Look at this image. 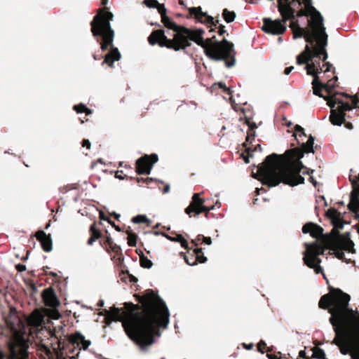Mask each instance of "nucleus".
<instances>
[{"label": "nucleus", "mask_w": 359, "mask_h": 359, "mask_svg": "<svg viewBox=\"0 0 359 359\" xmlns=\"http://www.w3.org/2000/svg\"><path fill=\"white\" fill-rule=\"evenodd\" d=\"M138 304L125 302L124 308L111 306L104 309L106 318L121 321L128 337L142 351L154 342L155 336L161 334L160 328H166L169 323V311L165 302L151 289L142 295L135 294Z\"/></svg>", "instance_id": "1"}, {"label": "nucleus", "mask_w": 359, "mask_h": 359, "mask_svg": "<svg viewBox=\"0 0 359 359\" xmlns=\"http://www.w3.org/2000/svg\"><path fill=\"white\" fill-rule=\"evenodd\" d=\"M175 33L172 39L165 35V31L154 30L148 37L150 45L158 44L175 51L185 50L191 45V41L204 49L205 55L215 61H224L226 67L230 68L236 63V51L232 42L224 38L222 41L215 39V36L204 39L203 29H190L177 25L172 29Z\"/></svg>", "instance_id": "2"}, {"label": "nucleus", "mask_w": 359, "mask_h": 359, "mask_svg": "<svg viewBox=\"0 0 359 359\" xmlns=\"http://www.w3.org/2000/svg\"><path fill=\"white\" fill-rule=\"evenodd\" d=\"M329 290L330 293L320 297L318 306L331 314L329 321L335 333L332 344L347 355L359 345V313L348 307L349 294L339 288Z\"/></svg>", "instance_id": "3"}, {"label": "nucleus", "mask_w": 359, "mask_h": 359, "mask_svg": "<svg viewBox=\"0 0 359 359\" xmlns=\"http://www.w3.org/2000/svg\"><path fill=\"white\" fill-rule=\"evenodd\" d=\"M304 138L300 139L301 148L288 149L283 155L272 154L266 157L257 168L259 180L263 184L273 187L283 183L294 187L304 183V178L300 175L304 165L299 160L304 153L314 152V137L310 135L306 142H303Z\"/></svg>", "instance_id": "4"}, {"label": "nucleus", "mask_w": 359, "mask_h": 359, "mask_svg": "<svg viewBox=\"0 0 359 359\" xmlns=\"http://www.w3.org/2000/svg\"><path fill=\"white\" fill-rule=\"evenodd\" d=\"M316 17L314 20H309V28L301 27L298 22L289 25L294 39L304 37L308 43L304 50L297 57V63L299 65H304L311 58L320 55H324L323 60L328 57L326 50L328 36L323 25V18L320 13Z\"/></svg>", "instance_id": "5"}, {"label": "nucleus", "mask_w": 359, "mask_h": 359, "mask_svg": "<svg viewBox=\"0 0 359 359\" xmlns=\"http://www.w3.org/2000/svg\"><path fill=\"white\" fill-rule=\"evenodd\" d=\"M113 18V13L108 12L107 8H100L90 22L92 34L100 44L101 50L105 51L110 48L104 56L102 65L107 64L111 67H113L114 62L118 61L121 57L118 48L113 45L115 33L110 24Z\"/></svg>", "instance_id": "6"}, {"label": "nucleus", "mask_w": 359, "mask_h": 359, "mask_svg": "<svg viewBox=\"0 0 359 359\" xmlns=\"http://www.w3.org/2000/svg\"><path fill=\"white\" fill-rule=\"evenodd\" d=\"M325 100L331 108L329 119L334 126H341L346 118H352L359 115L357 95L335 92L332 96L325 97Z\"/></svg>", "instance_id": "7"}, {"label": "nucleus", "mask_w": 359, "mask_h": 359, "mask_svg": "<svg viewBox=\"0 0 359 359\" xmlns=\"http://www.w3.org/2000/svg\"><path fill=\"white\" fill-rule=\"evenodd\" d=\"M48 332L50 336L48 339L50 341V346L43 344V349L48 359H67L63 352L67 343L72 344L74 347L75 346L79 347L81 345L82 348L84 350H86L91 344L90 341L86 340L84 336L79 332L69 335L67 341L65 339H59L55 334V330H50Z\"/></svg>", "instance_id": "8"}, {"label": "nucleus", "mask_w": 359, "mask_h": 359, "mask_svg": "<svg viewBox=\"0 0 359 359\" xmlns=\"http://www.w3.org/2000/svg\"><path fill=\"white\" fill-rule=\"evenodd\" d=\"M29 340L16 332L7 342L6 351H0V359H29Z\"/></svg>", "instance_id": "9"}, {"label": "nucleus", "mask_w": 359, "mask_h": 359, "mask_svg": "<svg viewBox=\"0 0 359 359\" xmlns=\"http://www.w3.org/2000/svg\"><path fill=\"white\" fill-rule=\"evenodd\" d=\"M323 243L326 248L332 251L335 256L341 260L346 261L347 263L350 262L346 260L344 257V251L348 252H354V243L350 239L348 234H341L338 231L332 229V236H326L323 239Z\"/></svg>", "instance_id": "10"}, {"label": "nucleus", "mask_w": 359, "mask_h": 359, "mask_svg": "<svg viewBox=\"0 0 359 359\" xmlns=\"http://www.w3.org/2000/svg\"><path fill=\"white\" fill-rule=\"evenodd\" d=\"M326 236H323L320 241H316L312 243H305L306 250L303 253V260L304 264L308 267L313 266V261L317 262V263L321 262V259L318 256L323 255L325 250L327 249L323 243V239ZM330 236H332V233Z\"/></svg>", "instance_id": "11"}, {"label": "nucleus", "mask_w": 359, "mask_h": 359, "mask_svg": "<svg viewBox=\"0 0 359 359\" xmlns=\"http://www.w3.org/2000/svg\"><path fill=\"white\" fill-rule=\"evenodd\" d=\"M214 208V206L208 207L205 205V199L200 197V194H194L191 201L185 209V212L189 217H196L204 212L205 217L208 218L209 212Z\"/></svg>", "instance_id": "12"}, {"label": "nucleus", "mask_w": 359, "mask_h": 359, "mask_svg": "<svg viewBox=\"0 0 359 359\" xmlns=\"http://www.w3.org/2000/svg\"><path fill=\"white\" fill-rule=\"evenodd\" d=\"M157 154H145L136 161L135 170L138 175H149L154 165L158 161Z\"/></svg>", "instance_id": "13"}, {"label": "nucleus", "mask_w": 359, "mask_h": 359, "mask_svg": "<svg viewBox=\"0 0 359 359\" xmlns=\"http://www.w3.org/2000/svg\"><path fill=\"white\" fill-rule=\"evenodd\" d=\"M189 15H194L195 18L202 22L205 23L208 25V27H210L209 32H215V29L218 28L219 20H215L212 16L208 15L206 13L202 11V9L200 6L198 7H192L189 9Z\"/></svg>", "instance_id": "14"}, {"label": "nucleus", "mask_w": 359, "mask_h": 359, "mask_svg": "<svg viewBox=\"0 0 359 359\" xmlns=\"http://www.w3.org/2000/svg\"><path fill=\"white\" fill-rule=\"evenodd\" d=\"M287 27L281 20H271V18H264L262 29L267 34L273 35H281L286 31Z\"/></svg>", "instance_id": "15"}, {"label": "nucleus", "mask_w": 359, "mask_h": 359, "mask_svg": "<svg viewBox=\"0 0 359 359\" xmlns=\"http://www.w3.org/2000/svg\"><path fill=\"white\" fill-rule=\"evenodd\" d=\"M353 190L350 196V202L348 208L350 211L358 213L359 212V174L355 177H349Z\"/></svg>", "instance_id": "16"}, {"label": "nucleus", "mask_w": 359, "mask_h": 359, "mask_svg": "<svg viewBox=\"0 0 359 359\" xmlns=\"http://www.w3.org/2000/svg\"><path fill=\"white\" fill-rule=\"evenodd\" d=\"M42 298L46 306L56 309L60 306V301L54 289L51 287L45 289L42 292Z\"/></svg>", "instance_id": "17"}, {"label": "nucleus", "mask_w": 359, "mask_h": 359, "mask_svg": "<svg viewBox=\"0 0 359 359\" xmlns=\"http://www.w3.org/2000/svg\"><path fill=\"white\" fill-rule=\"evenodd\" d=\"M302 232L304 233H309L313 238H317L320 241L323 236L326 235L323 234V229L313 222H308L305 224L302 227Z\"/></svg>", "instance_id": "18"}, {"label": "nucleus", "mask_w": 359, "mask_h": 359, "mask_svg": "<svg viewBox=\"0 0 359 359\" xmlns=\"http://www.w3.org/2000/svg\"><path fill=\"white\" fill-rule=\"evenodd\" d=\"M321 57H323L322 60H323L324 55H320L319 56L311 58V60L304 63L306 65L305 68L306 69L307 74L311 76H318V74L323 71V69L320 65V60H321Z\"/></svg>", "instance_id": "19"}, {"label": "nucleus", "mask_w": 359, "mask_h": 359, "mask_svg": "<svg viewBox=\"0 0 359 359\" xmlns=\"http://www.w3.org/2000/svg\"><path fill=\"white\" fill-rule=\"evenodd\" d=\"M35 236L45 252H49L52 250L53 241L50 234H46L43 231L39 230L36 233Z\"/></svg>", "instance_id": "20"}, {"label": "nucleus", "mask_w": 359, "mask_h": 359, "mask_svg": "<svg viewBox=\"0 0 359 359\" xmlns=\"http://www.w3.org/2000/svg\"><path fill=\"white\" fill-rule=\"evenodd\" d=\"M278 9L282 17L281 20L285 25H286L287 21L289 20H291L290 23L298 22L296 19L297 15H295V10L292 6L287 4L285 7L283 6H278Z\"/></svg>", "instance_id": "21"}, {"label": "nucleus", "mask_w": 359, "mask_h": 359, "mask_svg": "<svg viewBox=\"0 0 359 359\" xmlns=\"http://www.w3.org/2000/svg\"><path fill=\"white\" fill-rule=\"evenodd\" d=\"M156 8L158 9V13L161 14L162 23L166 28L172 30L177 24L167 15V10L164 5L158 4V6H156Z\"/></svg>", "instance_id": "22"}, {"label": "nucleus", "mask_w": 359, "mask_h": 359, "mask_svg": "<svg viewBox=\"0 0 359 359\" xmlns=\"http://www.w3.org/2000/svg\"><path fill=\"white\" fill-rule=\"evenodd\" d=\"M43 316L37 309L34 310L27 318L28 324L32 327H39L43 324Z\"/></svg>", "instance_id": "23"}, {"label": "nucleus", "mask_w": 359, "mask_h": 359, "mask_svg": "<svg viewBox=\"0 0 359 359\" xmlns=\"http://www.w3.org/2000/svg\"><path fill=\"white\" fill-rule=\"evenodd\" d=\"M100 244L102 245V246L106 248L107 252H109V250H111L114 252L116 255L122 256L121 247L114 243L110 236H107L106 240L103 242V243L100 242Z\"/></svg>", "instance_id": "24"}, {"label": "nucleus", "mask_w": 359, "mask_h": 359, "mask_svg": "<svg viewBox=\"0 0 359 359\" xmlns=\"http://www.w3.org/2000/svg\"><path fill=\"white\" fill-rule=\"evenodd\" d=\"M326 216L332 220L334 226L342 228L341 214L334 208H330L326 212Z\"/></svg>", "instance_id": "25"}, {"label": "nucleus", "mask_w": 359, "mask_h": 359, "mask_svg": "<svg viewBox=\"0 0 359 359\" xmlns=\"http://www.w3.org/2000/svg\"><path fill=\"white\" fill-rule=\"evenodd\" d=\"M89 232L90 234V237L88 238V240L87 241V244L88 245H92L96 240L100 238L102 236V232L97 227L96 222H93L90 225V229H89Z\"/></svg>", "instance_id": "26"}, {"label": "nucleus", "mask_w": 359, "mask_h": 359, "mask_svg": "<svg viewBox=\"0 0 359 359\" xmlns=\"http://www.w3.org/2000/svg\"><path fill=\"white\" fill-rule=\"evenodd\" d=\"M319 13L313 6L311 5L305 6L304 8H301L297 13V17H303V16H311V19L310 20H314L316 15Z\"/></svg>", "instance_id": "27"}, {"label": "nucleus", "mask_w": 359, "mask_h": 359, "mask_svg": "<svg viewBox=\"0 0 359 359\" xmlns=\"http://www.w3.org/2000/svg\"><path fill=\"white\" fill-rule=\"evenodd\" d=\"M313 79L312 82L313 85V94L319 96L320 97H326V96H324L321 91L324 89L325 90V86L324 83H321L319 80V77L317 75L313 76ZM330 95H327V97H330Z\"/></svg>", "instance_id": "28"}, {"label": "nucleus", "mask_w": 359, "mask_h": 359, "mask_svg": "<svg viewBox=\"0 0 359 359\" xmlns=\"http://www.w3.org/2000/svg\"><path fill=\"white\" fill-rule=\"evenodd\" d=\"M337 76H334L332 79L327 81V82L324 84L325 90L327 92L328 95H332L333 89L336 87V82L337 81Z\"/></svg>", "instance_id": "29"}, {"label": "nucleus", "mask_w": 359, "mask_h": 359, "mask_svg": "<svg viewBox=\"0 0 359 359\" xmlns=\"http://www.w3.org/2000/svg\"><path fill=\"white\" fill-rule=\"evenodd\" d=\"M236 16V15L234 11H230L227 8H224L222 11V17L227 23L234 21Z\"/></svg>", "instance_id": "30"}, {"label": "nucleus", "mask_w": 359, "mask_h": 359, "mask_svg": "<svg viewBox=\"0 0 359 359\" xmlns=\"http://www.w3.org/2000/svg\"><path fill=\"white\" fill-rule=\"evenodd\" d=\"M140 266L145 269H150L153 266V262L148 259L142 252L140 255Z\"/></svg>", "instance_id": "31"}, {"label": "nucleus", "mask_w": 359, "mask_h": 359, "mask_svg": "<svg viewBox=\"0 0 359 359\" xmlns=\"http://www.w3.org/2000/svg\"><path fill=\"white\" fill-rule=\"evenodd\" d=\"M188 255H184V260L186 263L190 266L196 265L198 263V261L196 259L194 251L193 250L191 253L188 251Z\"/></svg>", "instance_id": "32"}, {"label": "nucleus", "mask_w": 359, "mask_h": 359, "mask_svg": "<svg viewBox=\"0 0 359 359\" xmlns=\"http://www.w3.org/2000/svg\"><path fill=\"white\" fill-rule=\"evenodd\" d=\"M294 130L296 132L295 138L298 144H300V139L302 137H306V135L304 133V129L299 125H296L294 126Z\"/></svg>", "instance_id": "33"}, {"label": "nucleus", "mask_w": 359, "mask_h": 359, "mask_svg": "<svg viewBox=\"0 0 359 359\" xmlns=\"http://www.w3.org/2000/svg\"><path fill=\"white\" fill-rule=\"evenodd\" d=\"M73 109L77 113H85L86 115L92 114V110L88 109L85 104H79L74 106Z\"/></svg>", "instance_id": "34"}, {"label": "nucleus", "mask_w": 359, "mask_h": 359, "mask_svg": "<svg viewBox=\"0 0 359 359\" xmlns=\"http://www.w3.org/2000/svg\"><path fill=\"white\" fill-rule=\"evenodd\" d=\"M194 251L198 262L201 264L206 262L207 257L204 256L202 248H196Z\"/></svg>", "instance_id": "35"}, {"label": "nucleus", "mask_w": 359, "mask_h": 359, "mask_svg": "<svg viewBox=\"0 0 359 359\" xmlns=\"http://www.w3.org/2000/svg\"><path fill=\"white\" fill-rule=\"evenodd\" d=\"M202 241L207 245H210L212 243V239L210 237H205L203 235H198L195 240L191 241V243L194 245V246L198 245V242Z\"/></svg>", "instance_id": "36"}, {"label": "nucleus", "mask_w": 359, "mask_h": 359, "mask_svg": "<svg viewBox=\"0 0 359 359\" xmlns=\"http://www.w3.org/2000/svg\"><path fill=\"white\" fill-rule=\"evenodd\" d=\"M132 222L135 224L145 223L149 225L151 221L147 217L146 215H139L137 216L134 217L132 219Z\"/></svg>", "instance_id": "37"}, {"label": "nucleus", "mask_w": 359, "mask_h": 359, "mask_svg": "<svg viewBox=\"0 0 359 359\" xmlns=\"http://www.w3.org/2000/svg\"><path fill=\"white\" fill-rule=\"evenodd\" d=\"M313 353L312 357L318 359H323L325 357L324 351L318 347H314L312 348Z\"/></svg>", "instance_id": "38"}, {"label": "nucleus", "mask_w": 359, "mask_h": 359, "mask_svg": "<svg viewBox=\"0 0 359 359\" xmlns=\"http://www.w3.org/2000/svg\"><path fill=\"white\" fill-rule=\"evenodd\" d=\"M243 147L245 148V152L247 153V155L242 154L241 156L243 158L244 161L246 163H249V157L252 156L253 150H252V148L250 147L247 146L246 143H243Z\"/></svg>", "instance_id": "39"}, {"label": "nucleus", "mask_w": 359, "mask_h": 359, "mask_svg": "<svg viewBox=\"0 0 359 359\" xmlns=\"http://www.w3.org/2000/svg\"><path fill=\"white\" fill-rule=\"evenodd\" d=\"M126 233L128 235V245L131 246V247L136 246L137 236L135 233H131L130 231H127Z\"/></svg>", "instance_id": "40"}, {"label": "nucleus", "mask_w": 359, "mask_h": 359, "mask_svg": "<svg viewBox=\"0 0 359 359\" xmlns=\"http://www.w3.org/2000/svg\"><path fill=\"white\" fill-rule=\"evenodd\" d=\"M257 349L262 353H264L265 352L268 353V352L271 351V349L270 348H268L266 346V344L262 340L258 343Z\"/></svg>", "instance_id": "41"}, {"label": "nucleus", "mask_w": 359, "mask_h": 359, "mask_svg": "<svg viewBox=\"0 0 359 359\" xmlns=\"http://www.w3.org/2000/svg\"><path fill=\"white\" fill-rule=\"evenodd\" d=\"M296 1H297L299 5L302 4V2L299 0H278V6H283L285 7L287 4L292 6V4Z\"/></svg>", "instance_id": "42"}, {"label": "nucleus", "mask_w": 359, "mask_h": 359, "mask_svg": "<svg viewBox=\"0 0 359 359\" xmlns=\"http://www.w3.org/2000/svg\"><path fill=\"white\" fill-rule=\"evenodd\" d=\"M255 137V132L252 131V130H248L247 133V137H246L245 143H246L248 145V143H251V142L252 140H254Z\"/></svg>", "instance_id": "43"}, {"label": "nucleus", "mask_w": 359, "mask_h": 359, "mask_svg": "<svg viewBox=\"0 0 359 359\" xmlns=\"http://www.w3.org/2000/svg\"><path fill=\"white\" fill-rule=\"evenodd\" d=\"M215 85L218 86L220 88H222L224 93L228 95H231V90L229 88H227L224 83L219 82L218 83H215Z\"/></svg>", "instance_id": "44"}, {"label": "nucleus", "mask_w": 359, "mask_h": 359, "mask_svg": "<svg viewBox=\"0 0 359 359\" xmlns=\"http://www.w3.org/2000/svg\"><path fill=\"white\" fill-rule=\"evenodd\" d=\"M144 4L149 8H156L159 3L157 0H145Z\"/></svg>", "instance_id": "45"}, {"label": "nucleus", "mask_w": 359, "mask_h": 359, "mask_svg": "<svg viewBox=\"0 0 359 359\" xmlns=\"http://www.w3.org/2000/svg\"><path fill=\"white\" fill-rule=\"evenodd\" d=\"M310 268L313 269L316 273H322L323 271V268L320 266V263H317L316 261H313V266Z\"/></svg>", "instance_id": "46"}, {"label": "nucleus", "mask_w": 359, "mask_h": 359, "mask_svg": "<svg viewBox=\"0 0 359 359\" xmlns=\"http://www.w3.org/2000/svg\"><path fill=\"white\" fill-rule=\"evenodd\" d=\"M348 354L351 355L352 359H359V345Z\"/></svg>", "instance_id": "47"}, {"label": "nucleus", "mask_w": 359, "mask_h": 359, "mask_svg": "<svg viewBox=\"0 0 359 359\" xmlns=\"http://www.w3.org/2000/svg\"><path fill=\"white\" fill-rule=\"evenodd\" d=\"M246 123L247 125L249 127V130H252V131H255V129L257 128V125L255 123H252L250 121L249 119L246 118Z\"/></svg>", "instance_id": "48"}, {"label": "nucleus", "mask_w": 359, "mask_h": 359, "mask_svg": "<svg viewBox=\"0 0 359 359\" xmlns=\"http://www.w3.org/2000/svg\"><path fill=\"white\" fill-rule=\"evenodd\" d=\"M217 29H218L217 32H218L219 35H220V36H222L223 34H224L226 32V31L225 29V26L223 25H219Z\"/></svg>", "instance_id": "49"}, {"label": "nucleus", "mask_w": 359, "mask_h": 359, "mask_svg": "<svg viewBox=\"0 0 359 359\" xmlns=\"http://www.w3.org/2000/svg\"><path fill=\"white\" fill-rule=\"evenodd\" d=\"M15 269L18 272H22L26 270V266L24 264H19L15 266Z\"/></svg>", "instance_id": "50"}, {"label": "nucleus", "mask_w": 359, "mask_h": 359, "mask_svg": "<svg viewBox=\"0 0 359 359\" xmlns=\"http://www.w3.org/2000/svg\"><path fill=\"white\" fill-rule=\"evenodd\" d=\"M90 142L88 140L84 139L82 141V147H86L88 149H90Z\"/></svg>", "instance_id": "51"}, {"label": "nucleus", "mask_w": 359, "mask_h": 359, "mask_svg": "<svg viewBox=\"0 0 359 359\" xmlns=\"http://www.w3.org/2000/svg\"><path fill=\"white\" fill-rule=\"evenodd\" d=\"M100 218L101 220L107 221L109 223H111V220L107 217L102 212L100 213Z\"/></svg>", "instance_id": "52"}, {"label": "nucleus", "mask_w": 359, "mask_h": 359, "mask_svg": "<svg viewBox=\"0 0 359 359\" xmlns=\"http://www.w3.org/2000/svg\"><path fill=\"white\" fill-rule=\"evenodd\" d=\"M180 244H181V246L183 248H184V249H186L187 250L189 249V243H188L187 241L185 238L182 240V241L180 242Z\"/></svg>", "instance_id": "53"}, {"label": "nucleus", "mask_w": 359, "mask_h": 359, "mask_svg": "<svg viewBox=\"0 0 359 359\" xmlns=\"http://www.w3.org/2000/svg\"><path fill=\"white\" fill-rule=\"evenodd\" d=\"M323 67H325V69L324 70V72H327L330 71L331 67H332V64L327 62L323 65Z\"/></svg>", "instance_id": "54"}, {"label": "nucleus", "mask_w": 359, "mask_h": 359, "mask_svg": "<svg viewBox=\"0 0 359 359\" xmlns=\"http://www.w3.org/2000/svg\"><path fill=\"white\" fill-rule=\"evenodd\" d=\"M346 119L347 118H346L345 121L343 122V123H344L345 127L349 130L353 129V124L351 122L346 121Z\"/></svg>", "instance_id": "55"}, {"label": "nucleus", "mask_w": 359, "mask_h": 359, "mask_svg": "<svg viewBox=\"0 0 359 359\" xmlns=\"http://www.w3.org/2000/svg\"><path fill=\"white\" fill-rule=\"evenodd\" d=\"M184 238L182 235L178 234L174 239H171V241L180 243Z\"/></svg>", "instance_id": "56"}, {"label": "nucleus", "mask_w": 359, "mask_h": 359, "mask_svg": "<svg viewBox=\"0 0 359 359\" xmlns=\"http://www.w3.org/2000/svg\"><path fill=\"white\" fill-rule=\"evenodd\" d=\"M299 357L302 358H308V357L306 356V351L304 350H302L299 351Z\"/></svg>", "instance_id": "57"}, {"label": "nucleus", "mask_w": 359, "mask_h": 359, "mask_svg": "<svg viewBox=\"0 0 359 359\" xmlns=\"http://www.w3.org/2000/svg\"><path fill=\"white\" fill-rule=\"evenodd\" d=\"M293 69H294V67L292 66L286 67L284 70V74L286 75H288L292 72V70Z\"/></svg>", "instance_id": "58"}, {"label": "nucleus", "mask_w": 359, "mask_h": 359, "mask_svg": "<svg viewBox=\"0 0 359 359\" xmlns=\"http://www.w3.org/2000/svg\"><path fill=\"white\" fill-rule=\"evenodd\" d=\"M122 174H123V171H122V170L117 171V172H116L115 177H116V178L120 179V180H123L124 177L122 176Z\"/></svg>", "instance_id": "59"}, {"label": "nucleus", "mask_w": 359, "mask_h": 359, "mask_svg": "<svg viewBox=\"0 0 359 359\" xmlns=\"http://www.w3.org/2000/svg\"><path fill=\"white\" fill-rule=\"evenodd\" d=\"M267 357L269 359H278V356L275 354L269 353V352L267 353Z\"/></svg>", "instance_id": "60"}, {"label": "nucleus", "mask_w": 359, "mask_h": 359, "mask_svg": "<svg viewBox=\"0 0 359 359\" xmlns=\"http://www.w3.org/2000/svg\"><path fill=\"white\" fill-rule=\"evenodd\" d=\"M128 275L129 276V278H130V282L135 283L137 281V278L136 277H135L134 276L128 274Z\"/></svg>", "instance_id": "61"}, {"label": "nucleus", "mask_w": 359, "mask_h": 359, "mask_svg": "<svg viewBox=\"0 0 359 359\" xmlns=\"http://www.w3.org/2000/svg\"><path fill=\"white\" fill-rule=\"evenodd\" d=\"M170 189V185H169V184H166V185L164 187L163 189V194H166V193L169 192Z\"/></svg>", "instance_id": "62"}, {"label": "nucleus", "mask_w": 359, "mask_h": 359, "mask_svg": "<svg viewBox=\"0 0 359 359\" xmlns=\"http://www.w3.org/2000/svg\"><path fill=\"white\" fill-rule=\"evenodd\" d=\"M109 224H110L113 227H114V228H115V229H116V231H121V228H120L118 226H116V225L114 224V222H113L112 221H111V223H109Z\"/></svg>", "instance_id": "63"}, {"label": "nucleus", "mask_w": 359, "mask_h": 359, "mask_svg": "<svg viewBox=\"0 0 359 359\" xmlns=\"http://www.w3.org/2000/svg\"><path fill=\"white\" fill-rule=\"evenodd\" d=\"M309 180L315 187L316 186L317 182L316 181V180L312 176H311L309 177Z\"/></svg>", "instance_id": "64"}]
</instances>
